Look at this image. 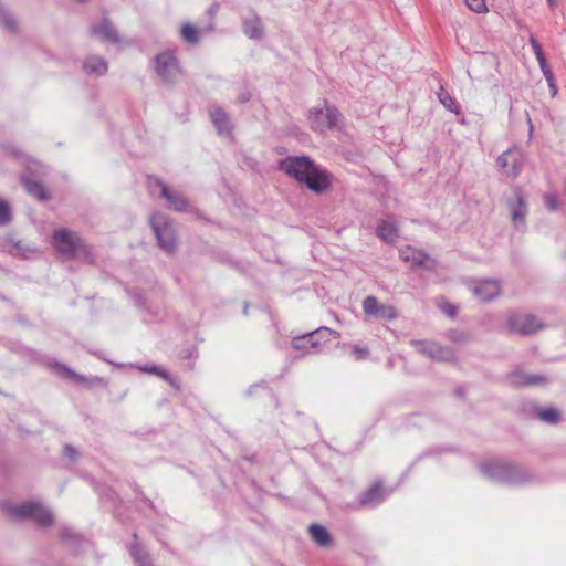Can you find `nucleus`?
Segmentation results:
<instances>
[{"mask_svg":"<svg viewBox=\"0 0 566 566\" xmlns=\"http://www.w3.org/2000/svg\"><path fill=\"white\" fill-rule=\"evenodd\" d=\"M92 32L96 36H99L104 41L111 43H116L119 41L115 28L107 19H103L99 24L92 27Z\"/></svg>","mask_w":566,"mask_h":566,"instance_id":"6ab92c4d","label":"nucleus"},{"mask_svg":"<svg viewBox=\"0 0 566 566\" xmlns=\"http://www.w3.org/2000/svg\"><path fill=\"white\" fill-rule=\"evenodd\" d=\"M400 258L403 261L409 262L411 266H420L424 263L428 255L422 251L416 250L411 247H406L400 250Z\"/></svg>","mask_w":566,"mask_h":566,"instance_id":"b1692460","label":"nucleus"},{"mask_svg":"<svg viewBox=\"0 0 566 566\" xmlns=\"http://www.w3.org/2000/svg\"><path fill=\"white\" fill-rule=\"evenodd\" d=\"M551 92V96L555 97L558 93L557 84L552 71L543 73Z\"/></svg>","mask_w":566,"mask_h":566,"instance_id":"72a5a7b5","label":"nucleus"},{"mask_svg":"<svg viewBox=\"0 0 566 566\" xmlns=\"http://www.w3.org/2000/svg\"><path fill=\"white\" fill-rule=\"evenodd\" d=\"M332 334L337 335L335 331L328 327H318L315 331L294 337L292 346L304 354L317 353L321 346L328 342V338L324 339V335Z\"/></svg>","mask_w":566,"mask_h":566,"instance_id":"423d86ee","label":"nucleus"},{"mask_svg":"<svg viewBox=\"0 0 566 566\" xmlns=\"http://www.w3.org/2000/svg\"><path fill=\"white\" fill-rule=\"evenodd\" d=\"M14 248L20 249V242H17Z\"/></svg>","mask_w":566,"mask_h":566,"instance_id":"c03bdc74","label":"nucleus"},{"mask_svg":"<svg viewBox=\"0 0 566 566\" xmlns=\"http://www.w3.org/2000/svg\"><path fill=\"white\" fill-rule=\"evenodd\" d=\"M497 166L512 179L517 178L525 163V156L518 148H510L496 159Z\"/></svg>","mask_w":566,"mask_h":566,"instance_id":"0eeeda50","label":"nucleus"},{"mask_svg":"<svg viewBox=\"0 0 566 566\" xmlns=\"http://www.w3.org/2000/svg\"><path fill=\"white\" fill-rule=\"evenodd\" d=\"M64 453L66 457H69L72 460L76 459V457H77V452L72 446H65Z\"/></svg>","mask_w":566,"mask_h":566,"instance_id":"ea45409f","label":"nucleus"},{"mask_svg":"<svg viewBox=\"0 0 566 566\" xmlns=\"http://www.w3.org/2000/svg\"><path fill=\"white\" fill-rule=\"evenodd\" d=\"M308 532L311 534L312 539L322 547H327L332 543V537L329 532L319 524H312L308 527Z\"/></svg>","mask_w":566,"mask_h":566,"instance_id":"4be33fe9","label":"nucleus"},{"mask_svg":"<svg viewBox=\"0 0 566 566\" xmlns=\"http://www.w3.org/2000/svg\"><path fill=\"white\" fill-rule=\"evenodd\" d=\"M441 308L450 317L455 315L457 310L452 304L446 303Z\"/></svg>","mask_w":566,"mask_h":566,"instance_id":"58836bf2","label":"nucleus"},{"mask_svg":"<svg viewBox=\"0 0 566 566\" xmlns=\"http://www.w3.org/2000/svg\"><path fill=\"white\" fill-rule=\"evenodd\" d=\"M464 2L473 12L485 13L488 11L485 0H464Z\"/></svg>","mask_w":566,"mask_h":566,"instance_id":"2f4dec72","label":"nucleus"},{"mask_svg":"<svg viewBox=\"0 0 566 566\" xmlns=\"http://www.w3.org/2000/svg\"><path fill=\"white\" fill-rule=\"evenodd\" d=\"M84 70L87 74L104 75L107 72V63L98 56H91L84 62Z\"/></svg>","mask_w":566,"mask_h":566,"instance_id":"393cba45","label":"nucleus"},{"mask_svg":"<svg viewBox=\"0 0 566 566\" xmlns=\"http://www.w3.org/2000/svg\"><path fill=\"white\" fill-rule=\"evenodd\" d=\"M181 36L184 38L185 41H187L191 44L198 43V40H199L197 29L189 23H186L182 25Z\"/></svg>","mask_w":566,"mask_h":566,"instance_id":"c85d7f7f","label":"nucleus"},{"mask_svg":"<svg viewBox=\"0 0 566 566\" xmlns=\"http://www.w3.org/2000/svg\"><path fill=\"white\" fill-rule=\"evenodd\" d=\"M243 32L249 39L260 40L264 35V25L261 18L251 11L250 14L242 20Z\"/></svg>","mask_w":566,"mask_h":566,"instance_id":"f3484780","label":"nucleus"},{"mask_svg":"<svg viewBox=\"0 0 566 566\" xmlns=\"http://www.w3.org/2000/svg\"><path fill=\"white\" fill-rule=\"evenodd\" d=\"M308 120L314 130L324 132L336 128L342 120V114L335 106L324 101L308 112Z\"/></svg>","mask_w":566,"mask_h":566,"instance_id":"7ed1b4c3","label":"nucleus"},{"mask_svg":"<svg viewBox=\"0 0 566 566\" xmlns=\"http://www.w3.org/2000/svg\"><path fill=\"white\" fill-rule=\"evenodd\" d=\"M150 226L159 247L166 253H175L177 250L176 230L167 217L161 213L154 214L150 218Z\"/></svg>","mask_w":566,"mask_h":566,"instance_id":"20e7f679","label":"nucleus"},{"mask_svg":"<svg viewBox=\"0 0 566 566\" xmlns=\"http://www.w3.org/2000/svg\"><path fill=\"white\" fill-rule=\"evenodd\" d=\"M527 122L530 123V128L532 129V128H533V125H532V122H531V118H530V117L527 118Z\"/></svg>","mask_w":566,"mask_h":566,"instance_id":"37998d69","label":"nucleus"},{"mask_svg":"<svg viewBox=\"0 0 566 566\" xmlns=\"http://www.w3.org/2000/svg\"><path fill=\"white\" fill-rule=\"evenodd\" d=\"M157 185L160 187L161 197L167 200L169 209L181 212L188 208L187 200L180 193L170 191L160 180H157Z\"/></svg>","mask_w":566,"mask_h":566,"instance_id":"a211bd4d","label":"nucleus"},{"mask_svg":"<svg viewBox=\"0 0 566 566\" xmlns=\"http://www.w3.org/2000/svg\"><path fill=\"white\" fill-rule=\"evenodd\" d=\"M514 201L507 202V207L511 213V219L516 229L525 226L527 216V205L523 197L521 189L514 190Z\"/></svg>","mask_w":566,"mask_h":566,"instance_id":"2eb2a0df","label":"nucleus"},{"mask_svg":"<svg viewBox=\"0 0 566 566\" xmlns=\"http://www.w3.org/2000/svg\"><path fill=\"white\" fill-rule=\"evenodd\" d=\"M469 289L480 302H491L500 296L501 282L492 279L472 280Z\"/></svg>","mask_w":566,"mask_h":566,"instance_id":"1a4fd4ad","label":"nucleus"},{"mask_svg":"<svg viewBox=\"0 0 566 566\" xmlns=\"http://www.w3.org/2000/svg\"><path fill=\"white\" fill-rule=\"evenodd\" d=\"M480 471L489 479L514 483L516 481V469L501 461H490L480 465Z\"/></svg>","mask_w":566,"mask_h":566,"instance_id":"6e6552de","label":"nucleus"},{"mask_svg":"<svg viewBox=\"0 0 566 566\" xmlns=\"http://www.w3.org/2000/svg\"><path fill=\"white\" fill-rule=\"evenodd\" d=\"M55 369L63 374L64 376L66 377H70L71 379H73L75 382L77 384H83L85 382V378L84 376H81L78 374H76L75 371H73L71 368H69L67 366L63 365V364H55L54 365Z\"/></svg>","mask_w":566,"mask_h":566,"instance_id":"c756f323","label":"nucleus"},{"mask_svg":"<svg viewBox=\"0 0 566 566\" xmlns=\"http://www.w3.org/2000/svg\"><path fill=\"white\" fill-rule=\"evenodd\" d=\"M506 381L515 388L543 386L548 382V378L544 375L526 374L515 370L506 376Z\"/></svg>","mask_w":566,"mask_h":566,"instance_id":"4468645a","label":"nucleus"},{"mask_svg":"<svg viewBox=\"0 0 566 566\" xmlns=\"http://www.w3.org/2000/svg\"><path fill=\"white\" fill-rule=\"evenodd\" d=\"M0 23L9 31L15 30V21L14 19L6 11V9L0 4Z\"/></svg>","mask_w":566,"mask_h":566,"instance_id":"7c9ffc66","label":"nucleus"},{"mask_svg":"<svg viewBox=\"0 0 566 566\" xmlns=\"http://www.w3.org/2000/svg\"><path fill=\"white\" fill-rule=\"evenodd\" d=\"M546 207L551 211H555L558 208V197L555 193H547L544 196Z\"/></svg>","mask_w":566,"mask_h":566,"instance_id":"f704fd0d","label":"nucleus"},{"mask_svg":"<svg viewBox=\"0 0 566 566\" xmlns=\"http://www.w3.org/2000/svg\"><path fill=\"white\" fill-rule=\"evenodd\" d=\"M386 495L387 494L384 492L381 485L376 483L361 495L360 504L361 505L378 504L386 497Z\"/></svg>","mask_w":566,"mask_h":566,"instance_id":"412c9836","label":"nucleus"},{"mask_svg":"<svg viewBox=\"0 0 566 566\" xmlns=\"http://www.w3.org/2000/svg\"><path fill=\"white\" fill-rule=\"evenodd\" d=\"M530 44H531V48L535 54V57H536L538 64H539L542 73L549 72L551 69L547 64L544 52H543L539 43L537 42V40L534 36L530 38Z\"/></svg>","mask_w":566,"mask_h":566,"instance_id":"cd10ccee","label":"nucleus"},{"mask_svg":"<svg viewBox=\"0 0 566 566\" xmlns=\"http://www.w3.org/2000/svg\"><path fill=\"white\" fill-rule=\"evenodd\" d=\"M73 536V533L71 532V530H64L62 532V537L63 538H69V537H72Z\"/></svg>","mask_w":566,"mask_h":566,"instance_id":"a19ab883","label":"nucleus"},{"mask_svg":"<svg viewBox=\"0 0 566 566\" xmlns=\"http://www.w3.org/2000/svg\"><path fill=\"white\" fill-rule=\"evenodd\" d=\"M354 354L356 355V357H357L358 359H363V358H366V357L368 356L369 350H368V348H366V347L360 348V347L356 346V347L354 348Z\"/></svg>","mask_w":566,"mask_h":566,"instance_id":"4c0bfd02","label":"nucleus"},{"mask_svg":"<svg viewBox=\"0 0 566 566\" xmlns=\"http://www.w3.org/2000/svg\"><path fill=\"white\" fill-rule=\"evenodd\" d=\"M130 555L139 566H142V564H148L142 556V551L138 545H133L130 547Z\"/></svg>","mask_w":566,"mask_h":566,"instance_id":"c9c22d12","label":"nucleus"},{"mask_svg":"<svg viewBox=\"0 0 566 566\" xmlns=\"http://www.w3.org/2000/svg\"><path fill=\"white\" fill-rule=\"evenodd\" d=\"M510 332L521 335L533 334L542 328V324L534 315L527 313H512L507 318Z\"/></svg>","mask_w":566,"mask_h":566,"instance_id":"9b49d317","label":"nucleus"},{"mask_svg":"<svg viewBox=\"0 0 566 566\" xmlns=\"http://www.w3.org/2000/svg\"><path fill=\"white\" fill-rule=\"evenodd\" d=\"M0 507L12 520L32 518L41 526H49L53 523L52 512L39 502L30 501L21 505L2 502L0 503Z\"/></svg>","mask_w":566,"mask_h":566,"instance_id":"f03ea898","label":"nucleus"},{"mask_svg":"<svg viewBox=\"0 0 566 566\" xmlns=\"http://www.w3.org/2000/svg\"><path fill=\"white\" fill-rule=\"evenodd\" d=\"M52 244L56 251L69 259H73L78 253L86 251V247L78 234L65 228L54 231Z\"/></svg>","mask_w":566,"mask_h":566,"instance_id":"39448f33","label":"nucleus"},{"mask_svg":"<svg viewBox=\"0 0 566 566\" xmlns=\"http://www.w3.org/2000/svg\"><path fill=\"white\" fill-rule=\"evenodd\" d=\"M547 2H548V4H549V7H552V8H555V7H556V4H557V1H556V0H547Z\"/></svg>","mask_w":566,"mask_h":566,"instance_id":"79ce46f5","label":"nucleus"},{"mask_svg":"<svg viewBox=\"0 0 566 566\" xmlns=\"http://www.w3.org/2000/svg\"><path fill=\"white\" fill-rule=\"evenodd\" d=\"M155 71L167 83L174 82L180 74L177 59L168 52H163L155 57Z\"/></svg>","mask_w":566,"mask_h":566,"instance_id":"f8f14e48","label":"nucleus"},{"mask_svg":"<svg viewBox=\"0 0 566 566\" xmlns=\"http://www.w3.org/2000/svg\"><path fill=\"white\" fill-rule=\"evenodd\" d=\"M439 102L444 106L446 109L453 114H460V108L451 95L441 86L437 93Z\"/></svg>","mask_w":566,"mask_h":566,"instance_id":"bb28decb","label":"nucleus"},{"mask_svg":"<svg viewBox=\"0 0 566 566\" xmlns=\"http://www.w3.org/2000/svg\"><path fill=\"white\" fill-rule=\"evenodd\" d=\"M279 168L316 193L331 186L328 174L307 156H289L280 160Z\"/></svg>","mask_w":566,"mask_h":566,"instance_id":"f257e3e1","label":"nucleus"},{"mask_svg":"<svg viewBox=\"0 0 566 566\" xmlns=\"http://www.w3.org/2000/svg\"><path fill=\"white\" fill-rule=\"evenodd\" d=\"M377 235L387 242H395L398 237V229L394 221L384 220L377 227Z\"/></svg>","mask_w":566,"mask_h":566,"instance_id":"5701e85b","label":"nucleus"},{"mask_svg":"<svg viewBox=\"0 0 566 566\" xmlns=\"http://www.w3.org/2000/svg\"><path fill=\"white\" fill-rule=\"evenodd\" d=\"M142 566H151L150 564H142Z\"/></svg>","mask_w":566,"mask_h":566,"instance_id":"a18cd8bd","label":"nucleus"},{"mask_svg":"<svg viewBox=\"0 0 566 566\" xmlns=\"http://www.w3.org/2000/svg\"><path fill=\"white\" fill-rule=\"evenodd\" d=\"M536 417L548 424H557L560 421V412L558 409L548 407V408H536L535 409Z\"/></svg>","mask_w":566,"mask_h":566,"instance_id":"a878e982","label":"nucleus"},{"mask_svg":"<svg viewBox=\"0 0 566 566\" xmlns=\"http://www.w3.org/2000/svg\"><path fill=\"white\" fill-rule=\"evenodd\" d=\"M143 371H146V373H149V374H154V375H158L160 376L161 378L170 381V378L168 376V374L164 370H161L160 368L156 367V366H151V367H142L140 368Z\"/></svg>","mask_w":566,"mask_h":566,"instance_id":"e433bc0d","label":"nucleus"},{"mask_svg":"<svg viewBox=\"0 0 566 566\" xmlns=\"http://www.w3.org/2000/svg\"><path fill=\"white\" fill-rule=\"evenodd\" d=\"M412 346L421 355L438 361H450L454 359V352L450 347L441 346L430 340H412Z\"/></svg>","mask_w":566,"mask_h":566,"instance_id":"9d476101","label":"nucleus"},{"mask_svg":"<svg viewBox=\"0 0 566 566\" xmlns=\"http://www.w3.org/2000/svg\"><path fill=\"white\" fill-rule=\"evenodd\" d=\"M363 311L367 316L379 317L385 321H395L398 316L392 305H381L375 296H367L363 301Z\"/></svg>","mask_w":566,"mask_h":566,"instance_id":"ddd939ff","label":"nucleus"},{"mask_svg":"<svg viewBox=\"0 0 566 566\" xmlns=\"http://www.w3.org/2000/svg\"><path fill=\"white\" fill-rule=\"evenodd\" d=\"M22 182L28 193L38 200L44 201L50 198L49 191L41 182L32 180L28 177H22Z\"/></svg>","mask_w":566,"mask_h":566,"instance_id":"aec40b11","label":"nucleus"},{"mask_svg":"<svg viewBox=\"0 0 566 566\" xmlns=\"http://www.w3.org/2000/svg\"><path fill=\"white\" fill-rule=\"evenodd\" d=\"M11 221V208L10 206L0 200V226L8 224Z\"/></svg>","mask_w":566,"mask_h":566,"instance_id":"473e14b6","label":"nucleus"},{"mask_svg":"<svg viewBox=\"0 0 566 566\" xmlns=\"http://www.w3.org/2000/svg\"><path fill=\"white\" fill-rule=\"evenodd\" d=\"M211 122L218 134L226 138L232 137L234 125L230 116L221 108H213L210 112Z\"/></svg>","mask_w":566,"mask_h":566,"instance_id":"dca6fc26","label":"nucleus"}]
</instances>
